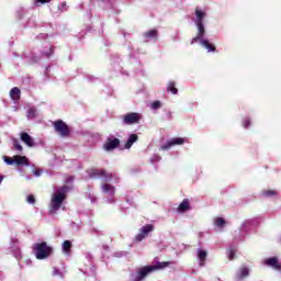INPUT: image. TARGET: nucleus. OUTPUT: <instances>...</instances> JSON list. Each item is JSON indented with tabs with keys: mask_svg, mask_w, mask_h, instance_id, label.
<instances>
[{
	"mask_svg": "<svg viewBox=\"0 0 281 281\" xmlns=\"http://www.w3.org/2000/svg\"><path fill=\"white\" fill-rule=\"evenodd\" d=\"M67 199V187H63L60 191H56L50 200L49 214H56L57 210L63 207L64 201Z\"/></svg>",
	"mask_w": 281,
	"mask_h": 281,
	"instance_id": "f257e3e1",
	"label": "nucleus"
},
{
	"mask_svg": "<svg viewBox=\"0 0 281 281\" xmlns=\"http://www.w3.org/2000/svg\"><path fill=\"white\" fill-rule=\"evenodd\" d=\"M172 262L170 261H162L158 262L155 266H145L138 270V273L135 278L132 279V281H142L144 280L149 273H153V271H157L159 269H166V267H170Z\"/></svg>",
	"mask_w": 281,
	"mask_h": 281,
	"instance_id": "f03ea898",
	"label": "nucleus"
},
{
	"mask_svg": "<svg viewBox=\"0 0 281 281\" xmlns=\"http://www.w3.org/2000/svg\"><path fill=\"white\" fill-rule=\"evenodd\" d=\"M88 176L90 179H102L105 183L113 181V179H117L114 173L106 171L104 168H90L88 170Z\"/></svg>",
	"mask_w": 281,
	"mask_h": 281,
	"instance_id": "7ed1b4c3",
	"label": "nucleus"
},
{
	"mask_svg": "<svg viewBox=\"0 0 281 281\" xmlns=\"http://www.w3.org/2000/svg\"><path fill=\"white\" fill-rule=\"evenodd\" d=\"M34 251L37 260H45V258H49L54 249L49 247L45 241H42L40 244H35Z\"/></svg>",
	"mask_w": 281,
	"mask_h": 281,
	"instance_id": "20e7f679",
	"label": "nucleus"
},
{
	"mask_svg": "<svg viewBox=\"0 0 281 281\" xmlns=\"http://www.w3.org/2000/svg\"><path fill=\"white\" fill-rule=\"evenodd\" d=\"M53 126L55 132L60 137H69V135H71V130L69 128V125H67V123H65L63 120H57L53 122Z\"/></svg>",
	"mask_w": 281,
	"mask_h": 281,
	"instance_id": "39448f33",
	"label": "nucleus"
},
{
	"mask_svg": "<svg viewBox=\"0 0 281 281\" xmlns=\"http://www.w3.org/2000/svg\"><path fill=\"white\" fill-rule=\"evenodd\" d=\"M151 232H155V225L147 224L139 228L138 234L135 236L136 243H142L144 238H148Z\"/></svg>",
	"mask_w": 281,
	"mask_h": 281,
	"instance_id": "423d86ee",
	"label": "nucleus"
},
{
	"mask_svg": "<svg viewBox=\"0 0 281 281\" xmlns=\"http://www.w3.org/2000/svg\"><path fill=\"white\" fill-rule=\"evenodd\" d=\"M139 120H142V114L131 112L123 116V123L126 125L131 124H139Z\"/></svg>",
	"mask_w": 281,
	"mask_h": 281,
	"instance_id": "0eeeda50",
	"label": "nucleus"
},
{
	"mask_svg": "<svg viewBox=\"0 0 281 281\" xmlns=\"http://www.w3.org/2000/svg\"><path fill=\"white\" fill-rule=\"evenodd\" d=\"M196 27H198V34L195 37L192 38V41L190 42V45H194V43H199V41H204V36H205V26L203 25V23H195Z\"/></svg>",
	"mask_w": 281,
	"mask_h": 281,
	"instance_id": "6e6552de",
	"label": "nucleus"
},
{
	"mask_svg": "<svg viewBox=\"0 0 281 281\" xmlns=\"http://www.w3.org/2000/svg\"><path fill=\"white\" fill-rule=\"evenodd\" d=\"M120 147V140L119 138H106L105 143L103 144L104 150L108 153H111V150H115V148Z\"/></svg>",
	"mask_w": 281,
	"mask_h": 281,
	"instance_id": "1a4fd4ad",
	"label": "nucleus"
},
{
	"mask_svg": "<svg viewBox=\"0 0 281 281\" xmlns=\"http://www.w3.org/2000/svg\"><path fill=\"white\" fill-rule=\"evenodd\" d=\"M20 139H21V142H23V144L29 146V148H34V146H35L34 138H32V136L30 134L22 132L20 134Z\"/></svg>",
	"mask_w": 281,
	"mask_h": 281,
	"instance_id": "9d476101",
	"label": "nucleus"
},
{
	"mask_svg": "<svg viewBox=\"0 0 281 281\" xmlns=\"http://www.w3.org/2000/svg\"><path fill=\"white\" fill-rule=\"evenodd\" d=\"M192 210V206H190V200L184 199L178 206L177 212L178 214H186V212H190Z\"/></svg>",
	"mask_w": 281,
	"mask_h": 281,
	"instance_id": "9b49d317",
	"label": "nucleus"
},
{
	"mask_svg": "<svg viewBox=\"0 0 281 281\" xmlns=\"http://www.w3.org/2000/svg\"><path fill=\"white\" fill-rule=\"evenodd\" d=\"M265 265L271 267L272 269H276V271H281V265L278 261V257H270L266 259Z\"/></svg>",
	"mask_w": 281,
	"mask_h": 281,
	"instance_id": "f8f14e48",
	"label": "nucleus"
},
{
	"mask_svg": "<svg viewBox=\"0 0 281 281\" xmlns=\"http://www.w3.org/2000/svg\"><path fill=\"white\" fill-rule=\"evenodd\" d=\"M181 144H186V139L182 137L172 138L164 146L165 150H168V148H171V146H181Z\"/></svg>",
	"mask_w": 281,
	"mask_h": 281,
	"instance_id": "ddd939ff",
	"label": "nucleus"
},
{
	"mask_svg": "<svg viewBox=\"0 0 281 281\" xmlns=\"http://www.w3.org/2000/svg\"><path fill=\"white\" fill-rule=\"evenodd\" d=\"M10 98L14 102H19L21 100V89L19 87H14L10 90Z\"/></svg>",
	"mask_w": 281,
	"mask_h": 281,
	"instance_id": "4468645a",
	"label": "nucleus"
},
{
	"mask_svg": "<svg viewBox=\"0 0 281 281\" xmlns=\"http://www.w3.org/2000/svg\"><path fill=\"white\" fill-rule=\"evenodd\" d=\"M137 139H139V136H137V134H131L124 145V148L126 150H130V148L133 147V144L137 142Z\"/></svg>",
	"mask_w": 281,
	"mask_h": 281,
	"instance_id": "2eb2a0df",
	"label": "nucleus"
},
{
	"mask_svg": "<svg viewBox=\"0 0 281 281\" xmlns=\"http://www.w3.org/2000/svg\"><path fill=\"white\" fill-rule=\"evenodd\" d=\"M15 164L16 166H30V160L25 156L16 155Z\"/></svg>",
	"mask_w": 281,
	"mask_h": 281,
	"instance_id": "dca6fc26",
	"label": "nucleus"
},
{
	"mask_svg": "<svg viewBox=\"0 0 281 281\" xmlns=\"http://www.w3.org/2000/svg\"><path fill=\"white\" fill-rule=\"evenodd\" d=\"M200 43H201L202 47H205V49L207 52H216V46L214 44L210 43V41L201 40Z\"/></svg>",
	"mask_w": 281,
	"mask_h": 281,
	"instance_id": "f3484780",
	"label": "nucleus"
},
{
	"mask_svg": "<svg viewBox=\"0 0 281 281\" xmlns=\"http://www.w3.org/2000/svg\"><path fill=\"white\" fill-rule=\"evenodd\" d=\"M198 258L200 260V267H205V258H207V251H205L203 249H199Z\"/></svg>",
	"mask_w": 281,
	"mask_h": 281,
	"instance_id": "a211bd4d",
	"label": "nucleus"
},
{
	"mask_svg": "<svg viewBox=\"0 0 281 281\" xmlns=\"http://www.w3.org/2000/svg\"><path fill=\"white\" fill-rule=\"evenodd\" d=\"M102 190L105 194H111L112 196H113V194H115V187H113L109 183L102 184Z\"/></svg>",
	"mask_w": 281,
	"mask_h": 281,
	"instance_id": "6ab92c4d",
	"label": "nucleus"
},
{
	"mask_svg": "<svg viewBox=\"0 0 281 281\" xmlns=\"http://www.w3.org/2000/svg\"><path fill=\"white\" fill-rule=\"evenodd\" d=\"M249 276V268L247 267H241L239 269V273H237V279L239 280H245Z\"/></svg>",
	"mask_w": 281,
	"mask_h": 281,
	"instance_id": "aec40b11",
	"label": "nucleus"
},
{
	"mask_svg": "<svg viewBox=\"0 0 281 281\" xmlns=\"http://www.w3.org/2000/svg\"><path fill=\"white\" fill-rule=\"evenodd\" d=\"M167 91H169L173 95H177V93H179V89H177V83H175V81H169L167 85Z\"/></svg>",
	"mask_w": 281,
	"mask_h": 281,
	"instance_id": "412c9836",
	"label": "nucleus"
},
{
	"mask_svg": "<svg viewBox=\"0 0 281 281\" xmlns=\"http://www.w3.org/2000/svg\"><path fill=\"white\" fill-rule=\"evenodd\" d=\"M262 196H265L266 199H269L271 196H278V191L276 189H268V190H263L261 192Z\"/></svg>",
	"mask_w": 281,
	"mask_h": 281,
	"instance_id": "4be33fe9",
	"label": "nucleus"
},
{
	"mask_svg": "<svg viewBox=\"0 0 281 281\" xmlns=\"http://www.w3.org/2000/svg\"><path fill=\"white\" fill-rule=\"evenodd\" d=\"M195 16H196L195 23H203V19H205V12L199 9H195Z\"/></svg>",
	"mask_w": 281,
	"mask_h": 281,
	"instance_id": "5701e85b",
	"label": "nucleus"
},
{
	"mask_svg": "<svg viewBox=\"0 0 281 281\" xmlns=\"http://www.w3.org/2000/svg\"><path fill=\"white\" fill-rule=\"evenodd\" d=\"M71 247H72L71 241L65 240L63 243V251H64V254H71Z\"/></svg>",
	"mask_w": 281,
	"mask_h": 281,
	"instance_id": "b1692460",
	"label": "nucleus"
},
{
	"mask_svg": "<svg viewBox=\"0 0 281 281\" xmlns=\"http://www.w3.org/2000/svg\"><path fill=\"white\" fill-rule=\"evenodd\" d=\"M145 38H157L158 32L157 30H150L144 33Z\"/></svg>",
	"mask_w": 281,
	"mask_h": 281,
	"instance_id": "393cba45",
	"label": "nucleus"
},
{
	"mask_svg": "<svg viewBox=\"0 0 281 281\" xmlns=\"http://www.w3.org/2000/svg\"><path fill=\"white\" fill-rule=\"evenodd\" d=\"M13 148H14V150H18L19 153H23V146L16 138H13Z\"/></svg>",
	"mask_w": 281,
	"mask_h": 281,
	"instance_id": "a878e982",
	"label": "nucleus"
},
{
	"mask_svg": "<svg viewBox=\"0 0 281 281\" xmlns=\"http://www.w3.org/2000/svg\"><path fill=\"white\" fill-rule=\"evenodd\" d=\"M36 117V109L35 108H30L27 111V119L29 120H34Z\"/></svg>",
	"mask_w": 281,
	"mask_h": 281,
	"instance_id": "bb28decb",
	"label": "nucleus"
},
{
	"mask_svg": "<svg viewBox=\"0 0 281 281\" xmlns=\"http://www.w3.org/2000/svg\"><path fill=\"white\" fill-rule=\"evenodd\" d=\"M225 218H223V217H217V218H215V225H216V227H225Z\"/></svg>",
	"mask_w": 281,
	"mask_h": 281,
	"instance_id": "cd10ccee",
	"label": "nucleus"
},
{
	"mask_svg": "<svg viewBox=\"0 0 281 281\" xmlns=\"http://www.w3.org/2000/svg\"><path fill=\"white\" fill-rule=\"evenodd\" d=\"M52 0H34V5H36V8H41V5L45 4V3H50Z\"/></svg>",
	"mask_w": 281,
	"mask_h": 281,
	"instance_id": "c85d7f7f",
	"label": "nucleus"
},
{
	"mask_svg": "<svg viewBox=\"0 0 281 281\" xmlns=\"http://www.w3.org/2000/svg\"><path fill=\"white\" fill-rule=\"evenodd\" d=\"M227 256L229 260H234V258H236V250L234 248H229L227 250Z\"/></svg>",
	"mask_w": 281,
	"mask_h": 281,
	"instance_id": "c756f323",
	"label": "nucleus"
},
{
	"mask_svg": "<svg viewBox=\"0 0 281 281\" xmlns=\"http://www.w3.org/2000/svg\"><path fill=\"white\" fill-rule=\"evenodd\" d=\"M4 161L5 164H8V166H13V164H15V156L13 158L9 156H4Z\"/></svg>",
	"mask_w": 281,
	"mask_h": 281,
	"instance_id": "7c9ffc66",
	"label": "nucleus"
},
{
	"mask_svg": "<svg viewBox=\"0 0 281 281\" xmlns=\"http://www.w3.org/2000/svg\"><path fill=\"white\" fill-rule=\"evenodd\" d=\"M243 126L244 128H249V126H251V120H249V117L244 119Z\"/></svg>",
	"mask_w": 281,
	"mask_h": 281,
	"instance_id": "2f4dec72",
	"label": "nucleus"
},
{
	"mask_svg": "<svg viewBox=\"0 0 281 281\" xmlns=\"http://www.w3.org/2000/svg\"><path fill=\"white\" fill-rule=\"evenodd\" d=\"M151 109L154 110L161 109V101H154L151 104Z\"/></svg>",
	"mask_w": 281,
	"mask_h": 281,
	"instance_id": "473e14b6",
	"label": "nucleus"
},
{
	"mask_svg": "<svg viewBox=\"0 0 281 281\" xmlns=\"http://www.w3.org/2000/svg\"><path fill=\"white\" fill-rule=\"evenodd\" d=\"M27 203H31L32 205H34V203H36V198H34V195L30 194L26 198Z\"/></svg>",
	"mask_w": 281,
	"mask_h": 281,
	"instance_id": "72a5a7b5",
	"label": "nucleus"
},
{
	"mask_svg": "<svg viewBox=\"0 0 281 281\" xmlns=\"http://www.w3.org/2000/svg\"><path fill=\"white\" fill-rule=\"evenodd\" d=\"M53 276H60V277H63V273L60 272V270H58V268H54L53 269Z\"/></svg>",
	"mask_w": 281,
	"mask_h": 281,
	"instance_id": "f704fd0d",
	"label": "nucleus"
},
{
	"mask_svg": "<svg viewBox=\"0 0 281 281\" xmlns=\"http://www.w3.org/2000/svg\"><path fill=\"white\" fill-rule=\"evenodd\" d=\"M33 175H34L35 177H41V170H35V171L33 172Z\"/></svg>",
	"mask_w": 281,
	"mask_h": 281,
	"instance_id": "c9c22d12",
	"label": "nucleus"
},
{
	"mask_svg": "<svg viewBox=\"0 0 281 281\" xmlns=\"http://www.w3.org/2000/svg\"><path fill=\"white\" fill-rule=\"evenodd\" d=\"M3 181V176H0V183Z\"/></svg>",
	"mask_w": 281,
	"mask_h": 281,
	"instance_id": "e433bc0d",
	"label": "nucleus"
}]
</instances>
